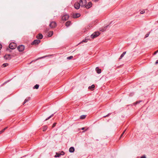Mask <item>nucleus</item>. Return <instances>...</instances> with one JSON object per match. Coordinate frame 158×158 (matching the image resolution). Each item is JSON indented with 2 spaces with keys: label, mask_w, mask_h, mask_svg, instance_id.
Wrapping results in <instances>:
<instances>
[{
  "label": "nucleus",
  "mask_w": 158,
  "mask_h": 158,
  "mask_svg": "<svg viewBox=\"0 0 158 158\" xmlns=\"http://www.w3.org/2000/svg\"><path fill=\"white\" fill-rule=\"evenodd\" d=\"M96 71L97 72V73H100L101 72V70L100 69H99L98 67H97L96 68Z\"/></svg>",
  "instance_id": "4468645a"
},
{
  "label": "nucleus",
  "mask_w": 158,
  "mask_h": 158,
  "mask_svg": "<svg viewBox=\"0 0 158 158\" xmlns=\"http://www.w3.org/2000/svg\"><path fill=\"white\" fill-rule=\"evenodd\" d=\"M17 44L15 43H10L9 45V48L12 49H15L16 47Z\"/></svg>",
  "instance_id": "f03ea898"
},
{
  "label": "nucleus",
  "mask_w": 158,
  "mask_h": 158,
  "mask_svg": "<svg viewBox=\"0 0 158 158\" xmlns=\"http://www.w3.org/2000/svg\"><path fill=\"white\" fill-rule=\"evenodd\" d=\"M126 129H125V130L123 131V132L122 134L121 135L120 139L123 136V135L124 134L125 132L126 131Z\"/></svg>",
  "instance_id": "c756f323"
},
{
  "label": "nucleus",
  "mask_w": 158,
  "mask_h": 158,
  "mask_svg": "<svg viewBox=\"0 0 158 158\" xmlns=\"http://www.w3.org/2000/svg\"><path fill=\"white\" fill-rule=\"evenodd\" d=\"M61 154L60 153H56V155L54 157H59L61 156Z\"/></svg>",
  "instance_id": "412c9836"
},
{
  "label": "nucleus",
  "mask_w": 158,
  "mask_h": 158,
  "mask_svg": "<svg viewBox=\"0 0 158 158\" xmlns=\"http://www.w3.org/2000/svg\"><path fill=\"white\" fill-rule=\"evenodd\" d=\"M69 18V15L67 14L63 15L61 19L62 20L65 21L67 20Z\"/></svg>",
  "instance_id": "423d86ee"
},
{
  "label": "nucleus",
  "mask_w": 158,
  "mask_h": 158,
  "mask_svg": "<svg viewBox=\"0 0 158 158\" xmlns=\"http://www.w3.org/2000/svg\"><path fill=\"white\" fill-rule=\"evenodd\" d=\"M81 16V15L79 13L73 14V17L74 18H77Z\"/></svg>",
  "instance_id": "9d476101"
},
{
  "label": "nucleus",
  "mask_w": 158,
  "mask_h": 158,
  "mask_svg": "<svg viewBox=\"0 0 158 158\" xmlns=\"http://www.w3.org/2000/svg\"><path fill=\"white\" fill-rule=\"evenodd\" d=\"M92 4L91 2H89L88 3V4L85 5V7L87 9H88L90 8L92 6Z\"/></svg>",
  "instance_id": "1a4fd4ad"
},
{
  "label": "nucleus",
  "mask_w": 158,
  "mask_h": 158,
  "mask_svg": "<svg viewBox=\"0 0 158 158\" xmlns=\"http://www.w3.org/2000/svg\"><path fill=\"white\" fill-rule=\"evenodd\" d=\"M150 32H148V33H147L145 35V38H147V37H148L150 33Z\"/></svg>",
  "instance_id": "2f4dec72"
},
{
  "label": "nucleus",
  "mask_w": 158,
  "mask_h": 158,
  "mask_svg": "<svg viewBox=\"0 0 158 158\" xmlns=\"http://www.w3.org/2000/svg\"><path fill=\"white\" fill-rule=\"evenodd\" d=\"M95 87V86L94 85H92L91 86H89V89H94V88Z\"/></svg>",
  "instance_id": "b1692460"
},
{
  "label": "nucleus",
  "mask_w": 158,
  "mask_h": 158,
  "mask_svg": "<svg viewBox=\"0 0 158 158\" xmlns=\"http://www.w3.org/2000/svg\"><path fill=\"white\" fill-rule=\"evenodd\" d=\"M145 13V11L144 10H143L142 11H141L140 13L141 14H143Z\"/></svg>",
  "instance_id": "e433bc0d"
},
{
  "label": "nucleus",
  "mask_w": 158,
  "mask_h": 158,
  "mask_svg": "<svg viewBox=\"0 0 158 158\" xmlns=\"http://www.w3.org/2000/svg\"><path fill=\"white\" fill-rule=\"evenodd\" d=\"M158 52V50L156 51H155L153 53V55H155Z\"/></svg>",
  "instance_id": "4c0bfd02"
},
{
  "label": "nucleus",
  "mask_w": 158,
  "mask_h": 158,
  "mask_svg": "<svg viewBox=\"0 0 158 158\" xmlns=\"http://www.w3.org/2000/svg\"><path fill=\"white\" fill-rule=\"evenodd\" d=\"M47 128V126H44L43 127V131H45Z\"/></svg>",
  "instance_id": "bb28decb"
},
{
  "label": "nucleus",
  "mask_w": 158,
  "mask_h": 158,
  "mask_svg": "<svg viewBox=\"0 0 158 158\" xmlns=\"http://www.w3.org/2000/svg\"><path fill=\"white\" fill-rule=\"evenodd\" d=\"M30 99V98L28 97L26 98L24 100V102L23 103V105H24L26 102L29 101Z\"/></svg>",
  "instance_id": "dca6fc26"
},
{
  "label": "nucleus",
  "mask_w": 158,
  "mask_h": 158,
  "mask_svg": "<svg viewBox=\"0 0 158 158\" xmlns=\"http://www.w3.org/2000/svg\"><path fill=\"white\" fill-rule=\"evenodd\" d=\"M2 45L1 44H0V50L2 48Z\"/></svg>",
  "instance_id": "ea45409f"
},
{
  "label": "nucleus",
  "mask_w": 158,
  "mask_h": 158,
  "mask_svg": "<svg viewBox=\"0 0 158 158\" xmlns=\"http://www.w3.org/2000/svg\"><path fill=\"white\" fill-rule=\"evenodd\" d=\"M74 151L75 149L73 147H71L69 150V152L71 153L74 152Z\"/></svg>",
  "instance_id": "ddd939ff"
},
{
  "label": "nucleus",
  "mask_w": 158,
  "mask_h": 158,
  "mask_svg": "<svg viewBox=\"0 0 158 158\" xmlns=\"http://www.w3.org/2000/svg\"><path fill=\"white\" fill-rule=\"evenodd\" d=\"M84 129H85V127H82L81 128V130H84Z\"/></svg>",
  "instance_id": "79ce46f5"
},
{
  "label": "nucleus",
  "mask_w": 158,
  "mask_h": 158,
  "mask_svg": "<svg viewBox=\"0 0 158 158\" xmlns=\"http://www.w3.org/2000/svg\"><path fill=\"white\" fill-rule=\"evenodd\" d=\"M7 128V127H6L5 128H4V129L0 131V134H2V132H3L5 130H6Z\"/></svg>",
  "instance_id": "cd10ccee"
},
{
  "label": "nucleus",
  "mask_w": 158,
  "mask_h": 158,
  "mask_svg": "<svg viewBox=\"0 0 158 158\" xmlns=\"http://www.w3.org/2000/svg\"><path fill=\"white\" fill-rule=\"evenodd\" d=\"M40 42V40H34L31 43V45L38 44Z\"/></svg>",
  "instance_id": "6e6552de"
},
{
  "label": "nucleus",
  "mask_w": 158,
  "mask_h": 158,
  "mask_svg": "<svg viewBox=\"0 0 158 158\" xmlns=\"http://www.w3.org/2000/svg\"><path fill=\"white\" fill-rule=\"evenodd\" d=\"M79 2L81 5V7H85V5L87 4V1L86 0H80Z\"/></svg>",
  "instance_id": "f257e3e1"
},
{
  "label": "nucleus",
  "mask_w": 158,
  "mask_h": 158,
  "mask_svg": "<svg viewBox=\"0 0 158 158\" xmlns=\"http://www.w3.org/2000/svg\"><path fill=\"white\" fill-rule=\"evenodd\" d=\"M54 114H52L51 115H50V116H49L46 119L44 120L45 121H47L48 120L50 119L51 118L53 117L54 115Z\"/></svg>",
  "instance_id": "393cba45"
},
{
  "label": "nucleus",
  "mask_w": 158,
  "mask_h": 158,
  "mask_svg": "<svg viewBox=\"0 0 158 158\" xmlns=\"http://www.w3.org/2000/svg\"><path fill=\"white\" fill-rule=\"evenodd\" d=\"M80 6L81 5L79 2H76L74 4V8L77 10L78 9L80 8Z\"/></svg>",
  "instance_id": "0eeeda50"
},
{
  "label": "nucleus",
  "mask_w": 158,
  "mask_h": 158,
  "mask_svg": "<svg viewBox=\"0 0 158 158\" xmlns=\"http://www.w3.org/2000/svg\"><path fill=\"white\" fill-rule=\"evenodd\" d=\"M56 123H54L53 124V125H52V127L53 128V127H55V126H56Z\"/></svg>",
  "instance_id": "f704fd0d"
},
{
  "label": "nucleus",
  "mask_w": 158,
  "mask_h": 158,
  "mask_svg": "<svg viewBox=\"0 0 158 158\" xmlns=\"http://www.w3.org/2000/svg\"><path fill=\"white\" fill-rule=\"evenodd\" d=\"M73 56H68L67 57V59L68 60H70L73 58Z\"/></svg>",
  "instance_id": "7c9ffc66"
},
{
  "label": "nucleus",
  "mask_w": 158,
  "mask_h": 158,
  "mask_svg": "<svg viewBox=\"0 0 158 158\" xmlns=\"http://www.w3.org/2000/svg\"><path fill=\"white\" fill-rule=\"evenodd\" d=\"M86 115H82L80 117V118L81 119H83L85 118Z\"/></svg>",
  "instance_id": "a878e982"
},
{
  "label": "nucleus",
  "mask_w": 158,
  "mask_h": 158,
  "mask_svg": "<svg viewBox=\"0 0 158 158\" xmlns=\"http://www.w3.org/2000/svg\"><path fill=\"white\" fill-rule=\"evenodd\" d=\"M88 39H85V40H82V42H87L88 41Z\"/></svg>",
  "instance_id": "72a5a7b5"
},
{
  "label": "nucleus",
  "mask_w": 158,
  "mask_h": 158,
  "mask_svg": "<svg viewBox=\"0 0 158 158\" xmlns=\"http://www.w3.org/2000/svg\"><path fill=\"white\" fill-rule=\"evenodd\" d=\"M9 65V64L8 63H4L2 65V67H5L6 66H8Z\"/></svg>",
  "instance_id": "4be33fe9"
},
{
  "label": "nucleus",
  "mask_w": 158,
  "mask_h": 158,
  "mask_svg": "<svg viewBox=\"0 0 158 158\" xmlns=\"http://www.w3.org/2000/svg\"><path fill=\"white\" fill-rule=\"evenodd\" d=\"M111 114V113H109L107 115H106L103 116V118H105L106 117H108V116H109Z\"/></svg>",
  "instance_id": "473e14b6"
},
{
  "label": "nucleus",
  "mask_w": 158,
  "mask_h": 158,
  "mask_svg": "<svg viewBox=\"0 0 158 158\" xmlns=\"http://www.w3.org/2000/svg\"><path fill=\"white\" fill-rule=\"evenodd\" d=\"M53 34V31H51L48 32V36L49 37L51 36Z\"/></svg>",
  "instance_id": "6ab92c4d"
},
{
  "label": "nucleus",
  "mask_w": 158,
  "mask_h": 158,
  "mask_svg": "<svg viewBox=\"0 0 158 158\" xmlns=\"http://www.w3.org/2000/svg\"><path fill=\"white\" fill-rule=\"evenodd\" d=\"M141 158H146V157L145 155H144L142 156L141 157Z\"/></svg>",
  "instance_id": "58836bf2"
},
{
  "label": "nucleus",
  "mask_w": 158,
  "mask_h": 158,
  "mask_svg": "<svg viewBox=\"0 0 158 158\" xmlns=\"http://www.w3.org/2000/svg\"><path fill=\"white\" fill-rule=\"evenodd\" d=\"M11 55L10 54L6 55L4 57L6 60H10L11 59Z\"/></svg>",
  "instance_id": "9b49d317"
},
{
  "label": "nucleus",
  "mask_w": 158,
  "mask_h": 158,
  "mask_svg": "<svg viewBox=\"0 0 158 158\" xmlns=\"http://www.w3.org/2000/svg\"><path fill=\"white\" fill-rule=\"evenodd\" d=\"M24 46L23 45H20L18 46L17 49L19 52H22L24 49Z\"/></svg>",
  "instance_id": "39448f33"
},
{
  "label": "nucleus",
  "mask_w": 158,
  "mask_h": 158,
  "mask_svg": "<svg viewBox=\"0 0 158 158\" xmlns=\"http://www.w3.org/2000/svg\"><path fill=\"white\" fill-rule=\"evenodd\" d=\"M142 101H137L134 103V105H135L138 103H139L140 102H141Z\"/></svg>",
  "instance_id": "c85d7f7f"
},
{
  "label": "nucleus",
  "mask_w": 158,
  "mask_h": 158,
  "mask_svg": "<svg viewBox=\"0 0 158 158\" xmlns=\"http://www.w3.org/2000/svg\"><path fill=\"white\" fill-rule=\"evenodd\" d=\"M71 24L70 21H67L65 23V26L67 27H68Z\"/></svg>",
  "instance_id": "2eb2a0df"
},
{
  "label": "nucleus",
  "mask_w": 158,
  "mask_h": 158,
  "mask_svg": "<svg viewBox=\"0 0 158 158\" xmlns=\"http://www.w3.org/2000/svg\"><path fill=\"white\" fill-rule=\"evenodd\" d=\"M49 26L51 28H55L56 26V23L55 21H52L50 23Z\"/></svg>",
  "instance_id": "20e7f679"
},
{
  "label": "nucleus",
  "mask_w": 158,
  "mask_h": 158,
  "mask_svg": "<svg viewBox=\"0 0 158 158\" xmlns=\"http://www.w3.org/2000/svg\"><path fill=\"white\" fill-rule=\"evenodd\" d=\"M87 130V129H86L85 131H84V132H85V131H86Z\"/></svg>",
  "instance_id": "37998d69"
},
{
  "label": "nucleus",
  "mask_w": 158,
  "mask_h": 158,
  "mask_svg": "<svg viewBox=\"0 0 158 158\" xmlns=\"http://www.w3.org/2000/svg\"><path fill=\"white\" fill-rule=\"evenodd\" d=\"M100 34V33L98 32H94L91 35V37L92 39H94L97 37Z\"/></svg>",
  "instance_id": "7ed1b4c3"
},
{
  "label": "nucleus",
  "mask_w": 158,
  "mask_h": 158,
  "mask_svg": "<svg viewBox=\"0 0 158 158\" xmlns=\"http://www.w3.org/2000/svg\"><path fill=\"white\" fill-rule=\"evenodd\" d=\"M45 57V56H43V57H39L37 59H36V60H33L31 62H30V64H31L32 62L33 61H35L36 60H39V59H41L42 58H44Z\"/></svg>",
  "instance_id": "aec40b11"
},
{
  "label": "nucleus",
  "mask_w": 158,
  "mask_h": 158,
  "mask_svg": "<svg viewBox=\"0 0 158 158\" xmlns=\"http://www.w3.org/2000/svg\"><path fill=\"white\" fill-rule=\"evenodd\" d=\"M60 154L61 155H64V153L63 151H62Z\"/></svg>",
  "instance_id": "c9c22d12"
},
{
  "label": "nucleus",
  "mask_w": 158,
  "mask_h": 158,
  "mask_svg": "<svg viewBox=\"0 0 158 158\" xmlns=\"http://www.w3.org/2000/svg\"><path fill=\"white\" fill-rule=\"evenodd\" d=\"M158 64V60H157L156 61V62H155V64Z\"/></svg>",
  "instance_id": "a19ab883"
},
{
  "label": "nucleus",
  "mask_w": 158,
  "mask_h": 158,
  "mask_svg": "<svg viewBox=\"0 0 158 158\" xmlns=\"http://www.w3.org/2000/svg\"><path fill=\"white\" fill-rule=\"evenodd\" d=\"M49 30V29H47V31H48Z\"/></svg>",
  "instance_id": "c03bdc74"
},
{
  "label": "nucleus",
  "mask_w": 158,
  "mask_h": 158,
  "mask_svg": "<svg viewBox=\"0 0 158 158\" xmlns=\"http://www.w3.org/2000/svg\"><path fill=\"white\" fill-rule=\"evenodd\" d=\"M43 37V35L41 33L39 34L36 36V38L38 39H41Z\"/></svg>",
  "instance_id": "f8f14e48"
},
{
  "label": "nucleus",
  "mask_w": 158,
  "mask_h": 158,
  "mask_svg": "<svg viewBox=\"0 0 158 158\" xmlns=\"http://www.w3.org/2000/svg\"><path fill=\"white\" fill-rule=\"evenodd\" d=\"M107 26H106L104 27L103 28H100V31H106V29L107 28Z\"/></svg>",
  "instance_id": "a211bd4d"
},
{
  "label": "nucleus",
  "mask_w": 158,
  "mask_h": 158,
  "mask_svg": "<svg viewBox=\"0 0 158 158\" xmlns=\"http://www.w3.org/2000/svg\"><path fill=\"white\" fill-rule=\"evenodd\" d=\"M126 52H123V53L120 56V57L119 58V60H120L121 59L123 56H124V55L126 53Z\"/></svg>",
  "instance_id": "f3484780"
},
{
  "label": "nucleus",
  "mask_w": 158,
  "mask_h": 158,
  "mask_svg": "<svg viewBox=\"0 0 158 158\" xmlns=\"http://www.w3.org/2000/svg\"><path fill=\"white\" fill-rule=\"evenodd\" d=\"M39 87V85L38 84H36L33 87V89H38Z\"/></svg>",
  "instance_id": "5701e85b"
}]
</instances>
